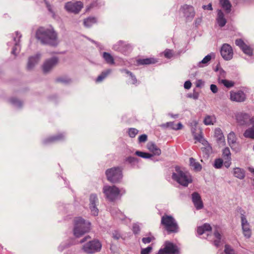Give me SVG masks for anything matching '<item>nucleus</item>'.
<instances>
[{
  "label": "nucleus",
  "instance_id": "49",
  "mask_svg": "<svg viewBox=\"0 0 254 254\" xmlns=\"http://www.w3.org/2000/svg\"><path fill=\"white\" fill-rule=\"evenodd\" d=\"M147 136L145 134L140 135L138 137V141L139 142H144L147 140Z\"/></svg>",
  "mask_w": 254,
  "mask_h": 254
},
{
  "label": "nucleus",
  "instance_id": "26",
  "mask_svg": "<svg viewBox=\"0 0 254 254\" xmlns=\"http://www.w3.org/2000/svg\"><path fill=\"white\" fill-rule=\"evenodd\" d=\"M220 3L222 7L226 10L227 12L230 11L231 4L229 0H220Z\"/></svg>",
  "mask_w": 254,
  "mask_h": 254
},
{
  "label": "nucleus",
  "instance_id": "53",
  "mask_svg": "<svg viewBox=\"0 0 254 254\" xmlns=\"http://www.w3.org/2000/svg\"><path fill=\"white\" fill-rule=\"evenodd\" d=\"M210 90L213 93H216L218 92V88L215 84H211L210 85Z\"/></svg>",
  "mask_w": 254,
  "mask_h": 254
},
{
  "label": "nucleus",
  "instance_id": "50",
  "mask_svg": "<svg viewBox=\"0 0 254 254\" xmlns=\"http://www.w3.org/2000/svg\"><path fill=\"white\" fill-rule=\"evenodd\" d=\"M224 166L226 168H228L231 164V158H227V159H224Z\"/></svg>",
  "mask_w": 254,
  "mask_h": 254
},
{
  "label": "nucleus",
  "instance_id": "36",
  "mask_svg": "<svg viewBox=\"0 0 254 254\" xmlns=\"http://www.w3.org/2000/svg\"><path fill=\"white\" fill-rule=\"evenodd\" d=\"M222 155L224 159H226L227 158H231V152L230 149L229 147H225L222 152Z\"/></svg>",
  "mask_w": 254,
  "mask_h": 254
},
{
  "label": "nucleus",
  "instance_id": "58",
  "mask_svg": "<svg viewBox=\"0 0 254 254\" xmlns=\"http://www.w3.org/2000/svg\"><path fill=\"white\" fill-rule=\"evenodd\" d=\"M203 84V82L201 80H197L196 82V86L197 87H200Z\"/></svg>",
  "mask_w": 254,
  "mask_h": 254
},
{
  "label": "nucleus",
  "instance_id": "5",
  "mask_svg": "<svg viewBox=\"0 0 254 254\" xmlns=\"http://www.w3.org/2000/svg\"><path fill=\"white\" fill-rule=\"evenodd\" d=\"M105 174L107 180L112 183H120L123 178L122 169L119 167L108 169Z\"/></svg>",
  "mask_w": 254,
  "mask_h": 254
},
{
  "label": "nucleus",
  "instance_id": "39",
  "mask_svg": "<svg viewBox=\"0 0 254 254\" xmlns=\"http://www.w3.org/2000/svg\"><path fill=\"white\" fill-rule=\"evenodd\" d=\"M138 132V130L135 128H130L128 129V133L129 136L131 138L134 137Z\"/></svg>",
  "mask_w": 254,
  "mask_h": 254
},
{
  "label": "nucleus",
  "instance_id": "60",
  "mask_svg": "<svg viewBox=\"0 0 254 254\" xmlns=\"http://www.w3.org/2000/svg\"><path fill=\"white\" fill-rule=\"evenodd\" d=\"M90 239V237L89 236H86L85 237H84L83 239H82L80 241V243H83L85 242V241H86L87 240V239Z\"/></svg>",
  "mask_w": 254,
  "mask_h": 254
},
{
  "label": "nucleus",
  "instance_id": "35",
  "mask_svg": "<svg viewBox=\"0 0 254 254\" xmlns=\"http://www.w3.org/2000/svg\"><path fill=\"white\" fill-rule=\"evenodd\" d=\"M220 82L227 88H231L234 86V82L227 79H222Z\"/></svg>",
  "mask_w": 254,
  "mask_h": 254
},
{
  "label": "nucleus",
  "instance_id": "32",
  "mask_svg": "<svg viewBox=\"0 0 254 254\" xmlns=\"http://www.w3.org/2000/svg\"><path fill=\"white\" fill-rule=\"evenodd\" d=\"M110 70H108L106 71H103L101 73L100 75H99L97 79H96V82H102L110 73Z\"/></svg>",
  "mask_w": 254,
  "mask_h": 254
},
{
  "label": "nucleus",
  "instance_id": "23",
  "mask_svg": "<svg viewBox=\"0 0 254 254\" xmlns=\"http://www.w3.org/2000/svg\"><path fill=\"white\" fill-rule=\"evenodd\" d=\"M217 21L219 26L222 27L225 26L226 23V20L224 17V15L221 10H219L218 12V16L217 18Z\"/></svg>",
  "mask_w": 254,
  "mask_h": 254
},
{
  "label": "nucleus",
  "instance_id": "30",
  "mask_svg": "<svg viewBox=\"0 0 254 254\" xmlns=\"http://www.w3.org/2000/svg\"><path fill=\"white\" fill-rule=\"evenodd\" d=\"M103 58L107 63L110 64H114V59L110 54L107 52H104L103 53Z\"/></svg>",
  "mask_w": 254,
  "mask_h": 254
},
{
  "label": "nucleus",
  "instance_id": "64",
  "mask_svg": "<svg viewBox=\"0 0 254 254\" xmlns=\"http://www.w3.org/2000/svg\"><path fill=\"white\" fill-rule=\"evenodd\" d=\"M120 237V236L119 235H114V239H117V240L119 239Z\"/></svg>",
  "mask_w": 254,
  "mask_h": 254
},
{
  "label": "nucleus",
  "instance_id": "22",
  "mask_svg": "<svg viewBox=\"0 0 254 254\" xmlns=\"http://www.w3.org/2000/svg\"><path fill=\"white\" fill-rule=\"evenodd\" d=\"M212 228L210 224L208 223H205L203 225L199 226L197 229V233L198 235H201L205 232L211 231Z\"/></svg>",
  "mask_w": 254,
  "mask_h": 254
},
{
  "label": "nucleus",
  "instance_id": "31",
  "mask_svg": "<svg viewBox=\"0 0 254 254\" xmlns=\"http://www.w3.org/2000/svg\"><path fill=\"white\" fill-rule=\"evenodd\" d=\"M96 22V19L95 17H88L84 21L85 26L89 27Z\"/></svg>",
  "mask_w": 254,
  "mask_h": 254
},
{
  "label": "nucleus",
  "instance_id": "40",
  "mask_svg": "<svg viewBox=\"0 0 254 254\" xmlns=\"http://www.w3.org/2000/svg\"><path fill=\"white\" fill-rule=\"evenodd\" d=\"M224 252L226 254H236L234 250L228 245L225 246Z\"/></svg>",
  "mask_w": 254,
  "mask_h": 254
},
{
  "label": "nucleus",
  "instance_id": "8",
  "mask_svg": "<svg viewBox=\"0 0 254 254\" xmlns=\"http://www.w3.org/2000/svg\"><path fill=\"white\" fill-rule=\"evenodd\" d=\"M178 247L173 243L166 241L164 245V248L159 250L158 254H179Z\"/></svg>",
  "mask_w": 254,
  "mask_h": 254
},
{
  "label": "nucleus",
  "instance_id": "51",
  "mask_svg": "<svg viewBox=\"0 0 254 254\" xmlns=\"http://www.w3.org/2000/svg\"><path fill=\"white\" fill-rule=\"evenodd\" d=\"M211 56L208 55L203 59V60L201 62V63L207 64L208 62H209L211 60Z\"/></svg>",
  "mask_w": 254,
  "mask_h": 254
},
{
  "label": "nucleus",
  "instance_id": "13",
  "mask_svg": "<svg viewBox=\"0 0 254 254\" xmlns=\"http://www.w3.org/2000/svg\"><path fill=\"white\" fill-rule=\"evenodd\" d=\"M58 59L52 58L46 60L43 65V70L44 73L50 71L58 63Z\"/></svg>",
  "mask_w": 254,
  "mask_h": 254
},
{
  "label": "nucleus",
  "instance_id": "7",
  "mask_svg": "<svg viewBox=\"0 0 254 254\" xmlns=\"http://www.w3.org/2000/svg\"><path fill=\"white\" fill-rule=\"evenodd\" d=\"M101 244L98 240L90 241L84 244L82 247V250L87 254H93L100 250Z\"/></svg>",
  "mask_w": 254,
  "mask_h": 254
},
{
  "label": "nucleus",
  "instance_id": "46",
  "mask_svg": "<svg viewBox=\"0 0 254 254\" xmlns=\"http://www.w3.org/2000/svg\"><path fill=\"white\" fill-rule=\"evenodd\" d=\"M194 138V139L196 140L197 141L201 142L203 141V137L202 135V132L200 131V133L197 135L195 134H193Z\"/></svg>",
  "mask_w": 254,
  "mask_h": 254
},
{
  "label": "nucleus",
  "instance_id": "11",
  "mask_svg": "<svg viewBox=\"0 0 254 254\" xmlns=\"http://www.w3.org/2000/svg\"><path fill=\"white\" fill-rule=\"evenodd\" d=\"M221 55L226 61H229L233 58V50L232 47L228 44L225 43L222 45L221 50Z\"/></svg>",
  "mask_w": 254,
  "mask_h": 254
},
{
  "label": "nucleus",
  "instance_id": "52",
  "mask_svg": "<svg viewBox=\"0 0 254 254\" xmlns=\"http://www.w3.org/2000/svg\"><path fill=\"white\" fill-rule=\"evenodd\" d=\"M191 86V83L190 81H186L184 83V88L186 89H189Z\"/></svg>",
  "mask_w": 254,
  "mask_h": 254
},
{
  "label": "nucleus",
  "instance_id": "2",
  "mask_svg": "<svg viewBox=\"0 0 254 254\" xmlns=\"http://www.w3.org/2000/svg\"><path fill=\"white\" fill-rule=\"evenodd\" d=\"M175 173L172 174V179L181 185L187 187L192 182L190 174L187 171H184L179 166L175 167Z\"/></svg>",
  "mask_w": 254,
  "mask_h": 254
},
{
  "label": "nucleus",
  "instance_id": "29",
  "mask_svg": "<svg viewBox=\"0 0 254 254\" xmlns=\"http://www.w3.org/2000/svg\"><path fill=\"white\" fill-rule=\"evenodd\" d=\"M244 135L247 138L254 139V126L247 129L245 131Z\"/></svg>",
  "mask_w": 254,
  "mask_h": 254
},
{
  "label": "nucleus",
  "instance_id": "57",
  "mask_svg": "<svg viewBox=\"0 0 254 254\" xmlns=\"http://www.w3.org/2000/svg\"><path fill=\"white\" fill-rule=\"evenodd\" d=\"M214 235L216 239L221 240V236L220 234L218 232L217 230H216L214 233Z\"/></svg>",
  "mask_w": 254,
  "mask_h": 254
},
{
  "label": "nucleus",
  "instance_id": "44",
  "mask_svg": "<svg viewBox=\"0 0 254 254\" xmlns=\"http://www.w3.org/2000/svg\"><path fill=\"white\" fill-rule=\"evenodd\" d=\"M237 211L241 214V220H242L243 218L244 219H247L245 216L246 211L244 209H243L241 207H238Z\"/></svg>",
  "mask_w": 254,
  "mask_h": 254
},
{
  "label": "nucleus",
  "instance_id": "48",
  "mask_svg": "<svg viewBox=\"0 0 254 254\" xmlns=\"http://www.w3.org/2000/svg\"><path fill=\"white\" fill-rule=\"evenodd\" d=\"M126 160L129 163H133L137 161V158L134 157L129 156L127 157Z\"/></svg>",
  "mask_w": 254,
  "mask_h": 254
},
{
  "label": "nucleus",
  "instance_id": "25",
  "mask_svg": "<svg viewBox=\"0 0 254 254\" xmlns=\"http://www.w3.org/2000/svg\"><path fill=\"white\" fill-rule=\"evenodd\" d=\"M190 165L192 167L193 170L196 172L200 171L202 169V166L198 162H196L195 160L191 157L190 158Z\"/></svg>",
  "mask_w": 254,
  "mask_h": 254
},
{
  "label": "nucleus",
  "instance_id": "38",
  "mask_svg": "<svg viewBox=\"0 0 254 254\" xmlns=\"http://www.w3.org/2000/svg\"><path fill=\"white\" fill-rule=\"evenodd\" d=\"M223 164V160L221 158L215 160L214 167L216 169H220L222 167Z\"/></svg>",
  "mask_w": 254,
  "mask_h": 254
},
{
  "label": "nucleus",
  "instance_id": "9",
  "mask_svg": "<svg viewBox=\"0 0 254 254\" xmlns=\"http://www.w3.org/2000/svg\"><path fill=\"white\" fill-rule=\"evenodd\" d=\"M180 11L183 14L187 21L192 20L195 14L193 7L188 4L182 5L180 9Z\"/></svg>",
  "mask_w": 254,
  "mask_h": 254
},
{
  "label": "nucleus",
  "instance_id": "37",
  "mask_svg": "<svg viewBox=\"0 0 254 254\" xmlns=\"http://www.w3.org/2000/svg\"><path fill=\"white\" fill-rule=\"evenodd\" d=\"M241 49L245 54L249 56L253 55V49L247 44Z\"/></svg>",
  "mask_w": 254,
  "mask_h": 254
},
{
  "label": "nucleus",
  "instance_id": "27",
  "mask_svg": "<svg viewBox=\"0 0 254 254\" xmlns=\"http://www.w3.org/2000/svg\"><path fill=\"white\" fill-rule=\"evenodd\" d=\"M215 137L217 140L219 141H224V136L223 134L221 129L219 128H216L214 132Z\"/></svg>",
  "mask_w": 254,
  "mask_h": 254
},
{
  "label": "nucleus",
  "instance_id": "63",
  "mask_svg": "<svg viewBox=\"0 0 254 254\" xmlns=\"http://www.w3.org/2000/svg\"><path fill=\"white\" fill-rule=\"evenodd\" d=\"M249 171H250L251 173H253V174H254V168H249Z\"/></svg>",
  "mask_w": 254,
  "mask_h": 254
},
{
  "label": "nucleus",
  "instance_id": "14",
  "mask_svg": "<svg viewBox=\"0 0 254 254\" xmlns=\"http://www.w3.org/2000/svg\"><path fill=\"white\" fill-rule=\"evenodd\" d=\"M98 202V198L96 194H92L90 196V209L92 214L94 216L98 214V209L96 207V203Z\"/></svg>",
  "mask_w": 254,
  "mask_h": 254
},
{
  "label": "nucleus",
  "instance_id": "6",
  "mask_svg": "<svg viewBox=\"0 0 254 254\" xmlns=\"http://www.w3.org/2000/svg\"><path fill=\"white\" fill-rule=\"evenodd\" d=\"M103 190L106 197L111 201L115 200L120 193V190L115 186H105Z\"/></svg>",
  "mask_w": 254,
  "mask_h": 254
},
{
  "label": "nucleus",
  "instance_id": "55",
  "mask_svg": "<svg viewBox=\"0 0 254 254\" xmlns=\"http://www.w3.org/2000/svg\"><path fill=\"white\" fill-rule=\"evenodd\" d=\"M132 230L135 234H137L140 231V229L138 226L135 225L133 226Z\"/></svg>",
  "mask_w": 254,
  "mask_h": 254
},
{
  "label": "nucleus",
  "instance_id": "43",
  "mask_svg": "<svg viewBox=\"0 0 254 254\" xmlns=\"http://www.w3.org/2000/svg\"><path fill=\"white\" fill-rule=\"evenodd\" d=\"M235 44L241 49L243 48L246 44L242 39H237L235 40Z\"/></svg>",
  "mask_w": 254,
  "mask_h": 254
},
{
  "label": "nucleus",
  "instance_id": "1",
  "mask_svg": "<svg viewBox=\"0 0 254 254\" xmlns=\"http://www.w3.org/2000/svg\"><path fill=\"white\" fill-rule=\"evenodd\" d=\"M36 37L43 44L53 46L57 44V34L52 28H39L36 31Z\"/></svg>",
  "mask_w": 254,
  "mask_h": 254
},
{
  "label": "nucleus",
  "instance_id": "42",
  "mask_svg": "<svg viewBox=\"0 0 254 254\" xmlns=\"http://www.w3.org/2000/svg\"><path fill=\"white\" fill-rule=\"evenodd\" d=\"M70 81H71L70 79L66 78V77H59V78H57V79H56L57 82H62V83H69L70 82Z\"/></svg>",
  "mask_w": 254,
  "mask_h": 254
},
{
  "label": "nucleus",
  "instance_id": "17",
  "mask_svg": "<svg viewBox=\"0 0 254 254\" xmlns=\"http://www.w3.org/2000/svg\"><path fill=\"white\" fill-rule=\"evenodd\" d=\"M64 136L62 133H59L55 135H53L46 138L44 141V144H48L50 143L62 140L64 139Z\"/></svg>",
  "mask_w": 254,
  "mask_h": 254
},
{
  "label": "nucleus",
  "instance_id": "47",
  "mask_svg": "<svg viewBox=\"0 0 254 254\" xmlns=\"http://www.w3.org/2000/svg\"><path fill=\"white\" fill-rule=\"evenodd\" d=\"M152 249V248L151 247H148L146 248L142 249L141 254H149L151 252Z\"/></svg>",
  "mask_w": 254,
  "mask_h": 254
},
{
  "label": "nucleus",
  "instance_id": "56",
  "mask_svg": "<svg viewBox=\"0 0 254 254\" xmlns=\"http://www.w3.org/2000/svg\"><path fill=\"white\" fill-rule=\"evenodd\" d=\"M202 8L203 9H207V10H212V7L211 3H209L207 5H203Z\"/></svg>",
  "mask_w": 254,
  "mask_h": 254
},
{
  "label": "nucleus",
  "instance_id": "61",
  "mask_svg": "<svg viewBox=\"0 0 254 254\" xmlns=\"http://www.w3.org/2000/svg\"><path fill=\"white\" fill-rule=\"evenodd\" d=\"M17 46V43H16L15 46L13 48L12 51L11 52V53L14 55H16V47Z\"/></svg>",
  "mask_w": 254,
  "mask_h": 254
},
{
  "label": "nucleus",
  "instance_id": "18",
  "mask_svg": "<svg viewBox=\"0 0 254 254\" xmlns=\"http://www.w3.org/2000/svg\"><path fill=\"white\" fill-rule=\"evenodd\" d=\"M157 62V61L153 58L146 59H139L136 60L137 65H149L154 64Z\"/></svg>",
  "mask_w": 254,
  "mask_h": 254
},
{
  "label": "nucleus",
  "instance_id": "28",
  "mask_svg": "<svg viewBox=\"0 0 254 254\" xmlns=\"http://www.w3.org/2000/svg\"><path fill=\"white\" fill-rule=\"evenodd\" d=\"M166 126L174 130L181 129L183 127V125L181 123L176 125L174 122H169L166 124Z\"/></svg>",
  "mask_w": 254,
  "mask_h": 254
},
{
  "label": "nucleus",
  "instance_id": "45",
  "mask_svg": "<svg viewBox=\"0 0 254 254\" xmlns=\"http://www.w3.org/2000/svg\"><path fill=\"white\" fill-rule=\"evenodd\" d=\"M173 56V52L171 50H166L164 51V56L168 59H170Z\"/></svg>",
  "mask_w": 254,
  "mask_h": 254
},
{
  "label": "nucleus",
  "instance_id": "59",
  "mask_svg": "<svg viewBox=\"0 0 254 254\" xmlns=\"http://www.w3.org/2000/svg\"><path fill=\"white\" fill-rule=\"evenodd\" d=\"M221 240L216 239L214 241V244L215 246H216L217 247H218L219 245V243Z\"/></svg>",
  "mask_w": 254,
  "mask_h": 254
},
{
  "label": "nucleus",
  "instance_id": "41",
  "mask_svg": "<svg viewBox=\"0 0 254 254\" xmlns=\"http://www.w3.org/2000/svg\"><path fill=\"white\" fill-rule=\"evenodd\" d=\"M124 71L126 73L128 74L130 76L131 79L132 80V84H134L137 83V80L135 76L132 74V72L127 70V69H125Z\"/></svg>",
  "mask_w": 254,
  "mask_h": 254
},
{
  "label": "nucleus",
  "instance_id": "15",
  "mask_svg": "<svg viewBox=\"0 0 254 254\" xmlns=\"http://www.w3.org/2000/svg\"><path fill=\"white\" fill-rule=\"evenodd\" d=\"M192 201L196 209L199 210L203 207V203L202 201L200 194L197 192H194L192 193Z\"/></svg>",
  "mask_w": 254,
  "mask_h": 254
},
{
  "label": "nucleus",
  "instance_id": "24",
  "mask_svg": "<svg viewBox=\"0 0 254 254\" xmlns=\"http://www.w3.org/2000/svg\"><path fill=\"white\" fill-rule=\"evenodd\" d=\"M147 148L150 151L152 152L154 154V155H159L161 153V149L154 143H148L147 145Z\"/></svg>",
  "mask_w": 254,
  "mask_h": 254
},
{
  "label": "nucleus",
  "instance_id": "62",
  "mask_svg": "<svg viewBox=\"0 0 254 254\" xmlns=\"http://www.w3.org/2000/svg\"><path fill=\"white\" fill-rule=\"evenodd\" d=\"M10 101L12 103H13V104H16L17 102H18L19 103H20V102L19 101H18L17 100L14 99V98L11 99Z\"/></svg>",
  "mask_w": 254,
  "mask_h": 254
},
{
  "label": "nucleus",
  "instance_id": "34",
  "mask_svg": "<svg viewBox=\"0 0 254 254\" xmlns=\"http://www.w3.org/2000/svg\"><path fill=\"white\" fill-rule=\"evenodd\" d=\"M214 120L215 119L213 117L207 116L205 118L203 122L206 125H211L213 124Z\"/></svg>",
  "mask_w": 254,
  "mask_h": 254
},
{
  "label": "nucleus",
  "instance_id": "19",
  "mask_svg": "<svg viewBox=\"0 0 254 254\" xmlns=\"http://www.w3.org/2000/svg\"><path fill=\"white\" fill-rule=\"evenodd\" d=\"M237 138L234 132H230L228 135V142L232 149H234L237 145Z\"/></svg>",
  "mask_w": 254,
  "mask_h": 254
},
{
  "label": "nucleus",
  "instance_id": "12",
  "mask_svg": "<svg viewBox=\"0 0 254 254\" xmlns=\"http://www.w3.org/2000/svg\"><path fill=\"white\" fill-rule=\"evenodd\" d=\"M246 95L245 93L241 90L237 92L231 91L230 92V100L237 102H242L246 100Z\"/></svg>",
  "mask_w": 254,
  "mask_h": 254
},
{
  "label": "nucleus",
  "instance_id": "16",
  "mask_svg": "<svg viewBox=\"0 0 254 254\" xmlns=\"http://www.w3.org/2000/svg\"><path fill=\"white\" fill-rule=\"evenodd\" d=\"M241 225L244 235L247 238H250L252 235V231L250 223L247 219L243 218V220H241Z\"/></svg>",
  "mask_w": 254,
  "mask_h": 254
},
{
  "label": "nucleus",
  "instance_id": "20",
  "mask_svg": "<svg viewBox=\"0 0 254 254\" xmlns=\"http://www.w3.org/2000/svg\"><path fill=\"white\" fill-rule=\"evenodd\" d=\"M40 57V55H36L35 56L30 57L29 59L28 63L27 64V68L28 69H32L34 65L39 62Z\"/></svg>",
  "mask_w": 254,
  "mask_h": 254
},
{
  "label": "nucleus",
  "instance_id": "10",
  "mask_svg": "<svg viewBox=\"0 0 254 254\" xmlns=\"http://www.w3.org/2000/svg\"><path fill=\"white\" fill-rule=\"evenodd\" d=\"M83 7V4L80 1L76 2L69 1L66 2L64 5V8L67 11L75 14L79 13Z\"/></svg>",
  "mask_w": 254,
  "mask_h": 254
},
{
  "label": "nucleus",
  "instance_id": "3",
  "mask_svg": "<svg viewBox=\"0 0 254 254\" xmlns=\"http://www.w3.org/2000/svg\"><path fill=\"white\" fill-rule=\"evenodd\" d=\"M161 224L168 234L176 233L179 231L178 224L171 215L164 214L161 218Z\"/></svg>",
  "mask_w": 254,
  "mask_h": 254
},
{
  "label": "nucleus",
  "instance_id": "21",
  "mask_svg": "<svg viewBox=\"0 0 254 254\" xmlns=\"http://www.w3.org/2000/svg\"><path fill=\"white\" fill-rule=\"evenodd\" d=\"M233 175L235 177L242 180L245 177V171L243 169L237 167L233 170Z\"/></svg>",
  "mask_w": 254,
  "mask_h": 254
},
{
  "label": "nucleus",
  "instance_id": "33",
  "mask_svg": "<svg viewBox=\"0 0 254 254\" xmlns=\"http://www.w3.org/2000/svg\"><path fill=\"white\" fill-rule=\"evenodd\" d=\"M135 155L144 158H149L151 157L153 155L151 154L148 153H145L139 151H136L135 153Z\"/></svg>",
  "mask_w": 254,
  "mask_h": 254
},
{
  "label": "nucleus",
  "instance_id": "4",
  "mask_svg": "<svg viewBox=\"0 0 254 254\" xmlns=\"http://www.w3.org/2000/svg\"><path fill=\"white\" fill-rule=\"evenodd\" d=\"M74 235L76 237H80L85 233L89 231L90 223L86 221L81 217L74 219Z\"/></svg>",
  "mask_w": 254,
  "mask_h": 254
},
{
  "label": "nucleus",
  "instance_id": "54",
  "mask_svg": "<svg viewBox=\"0 0 254 254\" xmlns=\"http://www.w3.org/2000/svg\"><path fill=\"white\" fill-rule=\"evenodd\" d=\"M142 241L144 244H148L151 241V238L150 237L143 238Z\"/></svg>",
  "mask_w": 254,
  "mask_h": 254
}]
</instances>
